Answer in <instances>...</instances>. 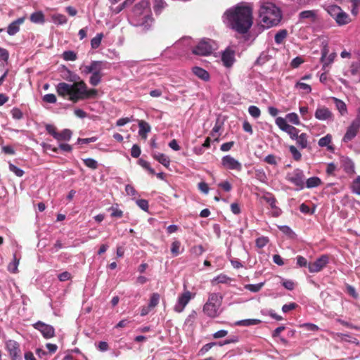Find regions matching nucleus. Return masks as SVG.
<instances>
[{
	"mask_svg": "<svg viewBox=\"0 0 360 360\" xmlns=\"http://www.w3.org/2000/svg\"><path fill=\"white\" fill-rule=\"evenodd\" d=\"M63 78L68 82H73L70 84L65 82H60L56 86L57 94L67 98L73 103H77L81 100L95 98L98 91L95 89H88L83 80H79V77L68 68H64Z\"/></svg>",
	"mask_w": 360,
	"mask_h": 360,
	"instance_id": "f257e3e1",
	"label": "nucleus"
},
{
	"mask_svg": "<svg viewBox=\"0 0 360 360\" xmlns=\"http://www.w3.org/2000/svg\"><path fill=\"white\" fill-rule=\"evenodd\" d=\"M222 18L229 27L238 33L245 34L253 23L252 8L246 3H239L227 9Z\"/></svg>",
	"mask_w": 360,
	"mask_h": 360,
	"instance_id": "f03ea898",
	"label": "nucleus"
},
{
	"mask_svg": "<svg viewBox=\"0 0 360 360\" xmlns=\"http://www.w3.org/2000/svg\"><path fill=\"white\" fill-rule=\"evenodd\" d=\"M259 24L264 29L276 26L281 20L280 9L273 3H261L259 11Z\"/></svg>",
	"mask_w": 360,
	"mask_h": 360,
	"instance_id": "7ed1b4c3",
	"label": "nucleus"
},
{
	"mask_svg": "<svg viewBox=\"0 0 360 360\" xmlns=\"http://www.w3.org/2000/svg\"><path fill=\"white\" fill-rule=\"evenodd\" d=\"M153 22L150 4L147 0H142L136 4L133 9L131 23L134 26L148 29Z\"/></svg>",
	"mask_w": 360,
	"mask_h": 360,
	"instance_id": "20e7f679",
	"label": "nucleus"
},
{
	"mask_svg": "<svg viewBox=\"0 0 360 360\" xmlns=\"http://www.w3.org/2000/svg\"><path fill=\"white\" fill-rule=\"evenodd\" d=\"M222 300L223 296L220 293H210L207 300L202 308L203 313L212 319L219 316L223 311L221 307Z\"/></svg>",
	"mask_w": 360,
	"mask_h": 360,
	"instance_id": "39448f33",
	"label": "nucleus"
},
{
	"mask_svg": "<svg viewBox=\"0 0 360 360\" xmlns=\"http://www.w3.org/2000/svg\"><path fill=\"white\" fill-rule=\"evenodd\" d=\"M344 76L349 80L343 78L339 79L340 82L346 86L350 82L357 83L360 82V63H352L347 70H344Z\"/></svg>",
	"mask_w": 360,
	"mask_h": 360,
	"instance_id": "423d86ee",
	"label": "nucleus"
},
{
	"mask_svg": "<svg viewBox=\"0 0 360 360\" xmlns=\"http://www.w3.org/2000/svg\"><path fill=\"white\" fill-rule=\"evenodd\" d=\"M214 49L215 44L213 41L209 39H204L193 49V53L199 56H207L212 53Z\"/></svg>",
	"mask_w": 360,
	"mask_h": 360,
	"instance_id": "0eeeda50",
	"label": "nucleus"
},
{
	"mask_svg": "<svg viewBox=\"0 0 360 360\" xmlns=\"http://www.w3.org/2000/svg\"><path fill=\"white\" fill-rule=\"evenodd\" d=\"M275 122L276 124L279 127V129L288 133L292 140H296L297 137L300 136L298 134L299 130L295 127L288 124L287 120H285V118L278 117L276 119Z\"/></svg>",
	"mask_w": 360,
	"mask_h": 360,
	"instance_id": "6e6552de",
	"label": "nucleus"
},
{
	"mask_svg": "<svg viewBox=\"0 0 360 360\" xmlns=\"http://www.w3.org/2000/svg\"><path fill=\"white\" fill-rule=\"evenodd\" d=\"M193 297L194 295L188 290H185L184 292L180 294L174 306V311L177 313L182 312Z\"/></svg>",
	"mask_w": 360,
	"mask_h": 360,
	"instance_id": "1a4fd4ad",
	"label": "nucleus"
},
{
	"mask_svg": "<svg viewBox=\"0 0 360 360\" xmlns=\"http://www.w3.org/2000/svg\"><path fill=\"white\" fill-rule=\"evenodd\" d=\"M221 165L226 169L237 172H240L243 168L242 164L230 155H225L221 158Z\"/></svg>",
	"mask_w": 360,
	"mask_h": 360,
	"instance_id": "9d476101",
	"label": "nucleus"
},
{
	"mask_svg": "<svg viewBox=\"0 0 360 360\" xmlns=\"http://www.w3.org/2000/svg\"><path fill=\"white\" fill-rule=\"evenodd\" d=\"M6 349L12 360H22L20 345L15 340H9L6 342Z\"/></svg>",
	"mask_w": 360,
	"mask_h": 360,
	"instance_id": "9b49d317",
	"label": "nucleus"
},
{
	"mask_svg": "<svg viewBox=\"0 0 360 360\" xmlns=\"http://www.w3.org/2000/svg\"><path fill=\"white\" fill-rule=\"evenodd\" d=\"M329 262V258L323 255L316 259L314 262L309 263L308 269L311 273H317L321 271Z\"/></svg>",
	"mask_w": 360,
	"mask_h": 360,
	"instance_id": "f8f14e48",
	"label": "nucleus"
},
{
	"mask_svg": "<svg viewBox=\"0 0 360 360\" xmlns=\"http://www.w3.org/2000/svg\"><path fill=\"white\" fill-rule=\"evenodd\" d=\"M34 328L40 331L43 337L46 339H50L55 336V329L51 325L38 321L34 324Z\"/></svg>",
	"mask_w": 360,
	"mask_h": 360,
	"instance_id": "ddd939ff",
	"label": "nucleus"
},
{
	"mask_svg": "<svg viewBox=\"0 0 360 360\" xmlns=\"http://www.w3.org/2000/svg\"><path fill=\"white\" fill-rule=\"evenodd\" d=\"M314 116L316 119L321 121H333L334 116L333 112L325 106H319L315 111Z\"/></svg>",
	"mask_w": 360,
	"mask_h": 360,
	"instance_id": "4468645a",
	"label": "nucleus"
},
{
	"mask_svg": "<svg viewBox=\"0 0 360 360\" xmlns=\"http://www.w3.org/2000/svg\"><path fill=\"white\" fill-rule=\"evenodd\" d=\"M103 63L101 61H92L89 65H82L79 69L82 74L88 75L96 71H102Z\"/></svg>",
	"mask_w": 360,
	"mask_h": 360,
	"instance_id": "2eb2a0df",
	"label": "nucleus"
},
{
	"mask_svg": "<svg viewBox=\"0 0 360 360\" xmlns=\"http://www.w3.org/2000/svg\"><path fill=\"white\" fill-rule=\"evenodd\" d=\"M288 180L297 186L299 189L304 188V174L300 170H296L288 176Z\"/></svg>",
	"mask_w": 360,
	"mask_h": 360,
	"instance_id": "dca6fc26",
	"label": "nucleus"
},
{
	"mask_svg": "<svg viewBox=\"0 0 360 360\" xmlns=\"http://www.w3.org/2000/svg\"><path fill=\"white\" fill-rule=\"evenodd\" d=\"M359 129V120H354L352 122L350 126L347 128V130L343 137L342 141L344 142H349L353 139Z\"/></svg>",
	"mask_w": 360,
	"mask_h": 360,
	"instance_id": "f3484780",
	"label": "nucleus"
},
{
	"mask_svg": "<svg viewBox=\"0 0 360 360\" xmlns=\"http://www.w3.org/2000/svg\"><path fill=\"white\" fill-rule=\"evenodd\" d=\"M221 61L226 68H230L235 62V52L229 49H226L221 55Z\"/></svg>",
	"mask_w": 360,
	"mask_h": 360,
	"instance_id": "a211bd4d",
	"label": "nucleus"
},
{
	"mask_svg": "<svg viewBox=\"0 0 360 360\" xmlns=\"http://www.w3.org/2000/svg\"><path fill=\"white\" fill-rule=\"evenodd\" d=\"M341 167L344 171L348 174H354L355 173L354 164L348 158L342 157L340 159Z\"/></svg>",
	"mask_w": 360,
	"mask_h": 360,
	"instance_id": "6ab92c4d",
	"label": "nucleus"
},
{
	"mask_svg": "<svg viewBox=\"0 0 360 360\" xmlns=\"http://www.w3.org/2000/svg\"><path fill=\"white\" fill-rule=\"evenodd\" d=\"M25 19V17H22L12 22L8 27V34L11 36L15 34L19 31L20 25L24 22Z\"/></svg>",
	"mask_w": 360,
	"mask_h": 360,
	"instance_id": "aec40b11",
	"label": "nucleus"
},
{
	"mask_svg": "<svg viewBox=\"0 0 360 360\" xmlns=\"http://www.w3.org/2000/svg\"><path fill=\"white\" fill-rule=\"evenodd\" d=\"M336 53L335 52H333L325 57L321 58V62L322 63L323 65L322 69L324 70V72H328V68H330V65L333 63L335 58H336Z\"/></svg>",
	"mask_w": 360,
	"mask_h": 360,
	"instance_id": "412c9836",
	"label": "nucleus"
},
{
	"mask_svg": "<svg viewBox=\"0 0 360 360\" xmlns=\"http://www.w3.org/2000/svg\"><path fill=\"white\" fill-rule=\"evenodd\" d=\"M335 20L337 22V24L340 26L347 25L352 21L349 15L342 9L341 10V11L340 12V13L338 14V17L335 18Z\"/></svg>",
	"mask_w": 360,
	"mask_h": 360,
	"instance_id": "4be33fe9",
	"label": "nucleus"
},
{
	"mask_svg": "<svg viewBox=\"0 0 360 360\" xmlns=\"http://www.w3.org/2000/svg\"><path fill=\"white\" fill-rule=\"evenodd\" d=\"M301 19H310L312 22H315L318 18V11L316 10H309L302 11L299 14Z\"/></svg>",
	"mask_w": 360,
	"mask_h": 360,
	"instance_id": "5701e85b",
	"label": "nucleus"
},
{
	"mask_svg": "<svg viewBox=\"0 0 360 360\" xmlns=\"http://www.w3.org/2000/svg\"><path fill=\"white\" fill-rule=\"evenodd\" d=\"M192 72L195 76L204 81H207L210 79L209 73L200 67H193Z\"/></svg>",
	"mask_w": 360,
	"mask_h": 360,
	"instance_id": "b1692460",
	"label": "nucleus"
},
{
	"mask_svg": "<svg viewBox=\"0 0 360 360\" xmlns=\"http://www.w3.org/2000/svg\"><path fill=\"white\" fill-rule=\"evenodd\" d=\"M333 101H334L335 105L337 110L339 111L341 115H345L347 113V105L344 101L337 98L333 97Z\"/></svg>",
	"mask_w": 360,
	"mask_h": 360,
	"instance_id": "393cba45",
	"label": "nucleus"
},
{
	"mask_svg": "<svg viewBox=\"0 0 360 360\" xmlns=\"http://www.w3.org/2000/svg\"><path fill=\"white\" fill-rule=\"evenodd\" d=\"M139 135L141 137H143V139H146L147 136V134L148 132H150V125L145 121L141 120L139 122Z\"/></svg>",
	"mask_w": 360,
	"mask_h": 360,
	"instance_id": "a878e982",
	"label": "nucleus"
},
{
	"mask_svg": "<svg viewBox=\"0 0 360 360\" xmlns=\"http://www.w3.org/2000/svg\"><path fill=\"white\" fill-rule=\"evenodd\" d=\"M153 158L163 166L166 167L169 166L170 160L166 155L160 153H155L153 154Z\"/></svg>",
	"mask_w": 360,
	"mask_h": 360,
	"instance_id": "bb28decb",
	"label": "nucleus"
},
{
	"mask_svg": "<svg viewBox=\"0 0 360 360\" xmlns=\"http://www.w3.org/2000/svg\"><path fill=\"white\" fill-rule=\"evenodd\" d=\"M260 323H261V321L259 319H249L238 321L235 323V325L239 326H253V325H257Z\"/></svg>",
	"mask_w": 360,
	"mask_h": 360,
	"instance_id": "cd10ccee",
	"label": "nucleus"
},
{
	"mask_svg": "<svg viewBox=\"0 0 360 360\" xmlns=\"http://www.w3.org/2000/svg\"><path fill=\"white\" fill-rule=\"evenodd\" d=\"M72 136V131L70 129H65L60 132H58L56 139L58 141H69Z\"/></svg>",
	"mask_w": 360,
	"mask_h": 360,
	"instance_id": "c85d7f7f",
	"label": "nucleus"
},
{
	"mask_svg": "<svg viewBox=\"0 0 360 360\" xmlns=\"http://www.w3.org/2000/svg\"><path fill=\"white\" fill-rule=\"evenodd\" d=\"M30 20L31 22L36 23V24H43L45 21L44 19V15L41 11H37L33 13L30 15Z\"/></svg>",
	"mask_w": 360,
	"mask_h": 360,
	"instance_id": "c756f323",
	"label": "nucleus"
},
{
	"mask_svg": "<svg viewBox=\"0 0 360 360\" xmlns=\"http://www.w3.org/2000/svg\"><path fill=\"white\" fill-rule=\"evenodd\" d=\"M322 184L320 178L317 176H313L309 178L306 181V187L307 188H313L319 186Z\"/></svg>",
	"mask_w": 360,
	"mask_h": 360,
	"instance_id": "7c9ffc66",
	"label": "nucleus"
},
{
	"mask_svg": "<svg viewBox=\"0 0 360 360\" xmlns=\"http://www.w3.org/2000/svg\"><path fill=\"white\" fill-rule=\"evenodd\" d=\"M328 13L335 20L342 8L336 5H329L326 8Z\"/></svg>",
	"mask_w": 360,
	"mask_h": 360,
	"instance_id": "2f4dec72",
	"label": "nucleus"
},
{
	"mask_svg": "<svg viewBox=\"0 0 360 360\" xmlns=\"http://www.w3.org/2000/svg\"><path fill=\"white\" fill-rule=\"evenodd\" d=\"M332 141V136L327 134L319 140V146L321 147H327L328 150H332L333 147L330 145Z\"/></svg>",
	"mask_w": 360,
	"mask_h": 360,
	"instance_id": "473e14b6",
	"label": "nucleus"
},
{
	"mask_svg": "<svg viewBox=\"0 0 360 360\" xmlns=\"http://www.w3.org/2000/svg\"><path fill=\"white\" fill-rule=\"evenodd\" d=\"M102 77L101 71H96L91 74L89 78V83L92 86H97L101 82Z\"/></svg>",
	"mask_w": 360,
	"mask_h": 360,
	"instance_id": "72a5a7b5",
	"label": "nucleus"
},
{
	"mask_svg": "<svg viewBox=\"0 0 360 360\" xmlns=\"http://www.w3.org/2000/svg\"><path fill=\"white\" fill-rule=\"evenodd\" d=\"M20 263V259L16 257V255H13V259L11 262H10L8 265V270L11 273L15 274L18 272V267Z\"/></svg>",
	"mask_w": 360,
	"mask_h": 360,
	"instance_id": "f704fd0d",
	"label": "nucleus"
},
{
	"mask_svg": "<svg viewBox=\"0 0 360 360\" xmlns=\"http://www.w3.org/2000/svg\"><path fill=\"white\" fill-rule=\"evenodd\" d=\"M288 32L286 30H281L275 34V42L277 44H281L283 42L284 39L287 37Z\"/></svg>",
	"mask_w": 360,
	"mask_h": 360,
	"instance_id": "c9c22d12",
	"label": "nucleus"
},
{
	"mask_svg": "<svg viewBox=\"0 0 360 360\" xmlns=\"http://www.w3.org/2000/svg\"><path fill=\"white\" fill-rule=\"evenodd\" d=\"M297 145L302 148H305L307 147L308 141L307 135L305 133H302L296 139Z\"/></svg>",
	"mask_w": 360,
	"mask_h": 360,
	"instance_id": "e433bc0d",
	"label": "nucleus"
},
{
	"mask_svg": "<svg viewBox=\"0 0 360 360\" xmlns=\"http://www.w3.org/2000/svg\"><path fill=\"white\" fill-rule=\"evenodd\" d=\"M52 20L54 23L58 25H63L68 22V19L65 15L60 13L54 14L52 15Z\"/></svg>",
	"mask_w": 360,
	"mask_h": 360,
	"instance_id": "4c0bfd02",
	"label": "nucleus"
},
{
	"mask_svg": "<svg viewBox=\"0 0 360 360\" xmlns=\"http://www.w3.org/2000/svg\"><path fill=\"white\" fill-rule=\"evenodd\" d=\"M103 37V33H98L91 41V46L92 49H97L99 47L101 43V40Z\"/></svg>",
	"mask_w": 360,
	"mask_h": 360,
	"instance_id": "58836bf2",
	"label": "nucleus"
},
{
	"mask_svg": "<svg viewBox=\"0 0 360 360\" xmlns=\"http://www.w3.org/2000/svg\"><path fill=\"white\" fill-rule=\"evenodd\" d=\"M180 248H181L180 241L175 240L172 243L171 252L173 255V256L176 257L181 253Z\"/></svg>",
	"mask_w": 360,
	"mask_h": 360,
	"instance_id": "ea45409f",
	"label": "nucleus"
},
{
	"mask_svg": "<svg viewBox=\"0 0 360 360\" xmlns=\"http://www.w3.org/2000/svg\"><path fill=\"white\" fill-rule=\"evenodd\" d=\"M286 120L295 125H299L300 124L299 117L295 112H290L287 114L285 120Z\"/></svg>",
	"mask_w": 360,
	"mask_h": 360,
	"instance_id": "a19ab883",
	"label": "nucleus"
},
{
	"mask_svg": "<svg viewBox=\"0 0 360 360\" xmlns=\"http://www.w3.org/2000/svg\"><path fill=\"white\" fill-rule=\"evenodd\" d=\"M264 283L262 282L257 284H247L245 285V288L253 292L259 291L263 287Z\"/></svg>",
	"mask_w": 360,
	"mask_h": 360,
	"instance_id": "79ce46f5",
	"label": "nucleus"
},
{
	"mask_svg": "<svg viewBox=\"0 0 360 360\" xmlns=\"http://www.w3.org/2000/svg\"><path fill=\"white\" fill-rule=\"evenodd\" d=\"M63 58L65 60L67 61H75L77 60V56L76 53L72 51H67L63 52Z\"/></svg>",
	"mask_w": 360,
	"mask_h": 360,
	"instance_id": "37998d69",
	"label": "nucleus"
},
{
	"mask_svg": "<svg viewBox=\"0 0 360 360\" xmlns=\"http://www.w3.org/2000/svg\"><path fill=\"white\" fill-rule=\"evenodd\" d=\"M231 281V278L225 274H220L214 278L212 281V283H226Z\"/></svg>",
	"mask_w": 360,
	"mask_h": 360,
	"instance_id": "c03bdc74",
	"label": "nucleus"
},
{
	"mask_svg": "<svg viewBox=\"0 0 360 360\" xmlns=\"http://www.w3.org/2000/svg\"><path fill=\"white\" fill-rule=\"evenodd\" d=\"M160 301V295L157 292H154L151 295L148 306L153 309L155 307Z\"/></svg>",
	"mask_w": 360,
	"mask_h": 360,
	"instance_id": "a18cd8bd",
	"label": "nucleus"
},
{
	"mask_svg": "<svg viewBox=\"0 0 360 360\" xmlns=\"http://www.w3.org/2000/svg\"><path fill=\"white\" fill-rule=\"evenodd\" d=\"M353 193L360 195V176H358L353 181L351 186Z\"/></svg>",
	"mask_w": 360,
	"mask_h": 360,
	"instance_id": "49530a36",
	"label": "nucleus"
},
{
	"mask_svg": "<svg viewBox=\"0 0 360 360\" xmlns=\"http://www.w3.org/2000/svg\"><path fill=\"white\" fill-rule=\"evenodd\" d=\"M295 87L300 90H302L305 94H308L311 91V86L309 84L303 82H297Z\"/></svg>",
	"mask_w": 360,
	"mask_h": 360,
	"instance_id": "de8ad7c7",
	"label": "nucleus"
},
{
	"mask_svg": "<svg viewBox=\"0 0 360 360\" xmlns=\"http://www.w3.org/2000/svg\"><path fill=\"white\" fill-rule=\"evenodd\" d=\"M248 112L254 118H258L261 115V111L257 106L250 105L248 108Z\"/></svg>",
	"mask_w": 360,
	"mask_h": 360,
	"instance_id": "09e8293b",
	"label": "nucleus"
},
{
	"mask_svg": "<svg viewBox=\"0 0 360 360\" xmlns=\"http://www.w3.org/2000/svg\"><path fill=\"white\" fill-rule=\"evenodd\" d=\"M84 165L91 169H96L98 167V162L94 159L86 158L83 160Z\"/></svg>",
	"mask_w": 360,
	"mask_h": 360,
	"instance_id": "8fccbe9b",
	"label": "nucleus"
},
{
	"mask_svg": "<svg viewBox=\"0 0 360 360\" xmlns=\"http://www.w3.org/2000/svg\"><path fill=\"white\" fill-rule=\"evenodd\" d=\"M289 150L290 152V153L292 154V158L298 161L301 159V157H302V155L300 153V152L297 149V148L294 146H290L289 147Z\"/></svg>",
	"mask_w": 360,
	"mask_h": 360,
	"instance_id": "3c124183",
	"label": "nucleus"
},
{
	"mask_svg": "<svg viewBox=\"0 0 360 360\" xmlns=\"http://www.w3.org/2000/svg\"><path fill=\"white\" fill-rule=\"evenodd\" d=\"M256 178L262 183H266L267 181V176L262 169H258L255 172Z\"/></svg>",
	"mask_w": 360,
	"mask_h": 360,
	"instance_id": "603ef678",
	"label": "nucleus"
},
{
	"mask_svg": "<svg viewBox=\"0 0 360 360\" xmlns=\"http://www.w3.org/2000/svg\"><path fill=\"white\" fill-rule=\"evenodd\" d=\"M349 2L352 4L351 6V13L354 15H356L359 12V4L360 1L359 0H349Z\"/></svg>",
	"mask_w": 360,
	"mask_h": 360,
	"instance_id": "864d4df0",
	"label": "nucleus"
},
{
	"mask_svg": "<svg viewBox=\"0 0 360 360\" xmlns=\"http://www.w3.org/2000/svg\"><path fill=\"white\" fill-rule=\"evenodd\" d=\"M264 200L271 206V208L276 207V200L271 194H267L263 197Z\"/></svg>",
	"mask_w": 360,
	"mask_h": 360,
	"instance_id": "5fc2aeb1",
	"label": "nucleus"
},
{
	"mask_svg": "<svg viewBox=\"0 0 360 360\" xmlns=\"http://www.w3.org/2000/svg\"><path fill=\"white\" fill-rule=\"evenodd\" d=\"M9 169L13 172L17 176L21 177L24 174V171L13 164H9Z\"/></svg>",
	"mask_w": 360,
	"mask_h": 360,
	"instance_id": "6e6d98bb",
	"label": "nucleus"
},
{
	"mask_svg": "<svg viewBox=\"0 0 360 360\" xmlns=\"http://www.w3.org/2000/svg\"><path fill=\"white\" fill-rule=\"evenodd\" d=\"M269 243V238L267 237H259L256 240V245L259 248H264Z\"/></svg>",
	"mask_w": 360,
	"mask_h": 360,
	"instance_id": "4d7b16f0",
	"label": "nucleus"
},
{
	"mask_svg": "<svg viewBox=\"0 0 360 360\" xmlns=\"http://www.w3.org/2000/svg\"><path fill=\"white\" fill-rule=\"evenodd\" d=\"M216 345L215 342H211L205 345L199 351L198 355L202 356L206 354L213 346Z\"/></svg>",
	"mask_w": 360,
	"mask_h": 360,
	"instance_id": "13d9d810",
	"label": "nucleus"
},
{
	"mask_svg": "<svg viewBox=\"0 0 360 360\" xmlns=\"http://www.w3.org/2000/svg\"><path fill=\"white\" fill-rule=\"evenodd\" d=\"M11 113L12 117L15 120H20L22 117V111L17 108H13L11 111Z\"/></svg>",
	"mask_w": 360,
	"mask_h": 360,
	"instance_id": "bf43d9fd",
	"label": "nucleus"
},
{
	"mask_svg": "<svg viewBox=\"0 0 360 360\" xmlns=\"http://www.w3.org/2000/svg\"><path fill=\"white\" fill-rule=\"evenodd\" d=\"M264 161L271 165H276L278 164V158L274 155H267L264 158Z\"/></svg>",
	"mask_w": 360,
	"mask_h": 360,
	"instance_id": "052dcab7",
	"label": "nucleus"
},
{
	"mask_svg": "<svg viewBox=\"0 0 360 360\" xmlns=\"http://www.w3.org/2000/svg\"><path fill=\"white\" fill-rule=\"evenodd\" d=\"M43 101L49 103H56V96L53 94H48L44 96Z\"/></svg>",
	"mask_w": 360,
	"mask_h": 360,
	"instance_id": "680f3d73",
	"label": "nucleus"
},
{
	"mask_svg": "<svg viewBox=\"0 0 360 360\" xmlns=\"http://www.w3.org/2000/svg\"><path fill=\"white\" fill-rule=\"evenodd\" d=\"M303 63V58L302 57L297 56L291 61L290 66L293 68H297Z\"/></svg>",
	"mask_w": 360,
	"mask_h": 360,
	"instance_id": "e2e57ef3",
	"label": "nucleus"
},
{
	"mask_svg": "<svg viewBox=\"0 0 360 360\" xmlns=\"http://www.w3.org/2000/svg\"><path fill=\"white\" fill-rule=\"evenodd\" d=\"M300 112L303 117L304 120H307L310 119V116H309V108L307 106H301L300 107Z\"/></svg>",
	"mask_w": 360,
	"mask_h": 360,
	"instance_id": "0e129e2a",
	"label": "nucleus"
},
{
	"mask_svg": "<svg viewBox=\"0 0 360 360\" xmlns=\"http://www.w3.org/2000/svg\"><path fill=\"white\" fill-rule=\"evenodd\" d=\"M136 205L143 210L148 211V202L147 200L141 199L136 201Z\"/></svg>",
	"mask_w": 360,
	"mask_h": 360,
	"instance_id": "69168bd1",
	"label": "nucleus"
},
{
	"mask_svg": "<svg viewBox=\"0 0 360 360\" xmlns=\"http://www.w3.org/2000/svg\"><path fill=\"white\" fill-rule=\"evenodd\" d=\"M336 169H337V166L334 163H333V162L328 163L327 165V167H326V173L328 175H333L334 172H335Z\"/></svg>",
	"mask_w": 360,
	"mask_h": 360,
	"instance_id": "338daca9",
	"label": "nucleus"
},
{
	"mask_svg": "<svg viewBox=\"0 0 360 360\" xmlns=\"http://www.w3.org/2000/svg\"><path fill=\"white\" fill-rule=\"evenodd\" d=\"M141 155V149L137 145H134L131 149V155L133 158H138Z\"/></svg>",
	"mask_w": 360,
	"mask_h": 360,
	"instance_id": "774afa93",
	"label": "nucleus"
}]
</instances>
